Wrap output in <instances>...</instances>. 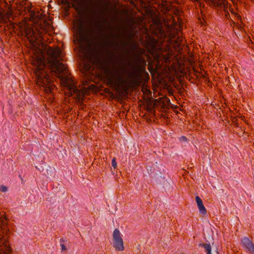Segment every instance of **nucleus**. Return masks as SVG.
I'll return each mask as SVG.
<instances>
[{
  "label": "nucleus",
  "mask_w": 254,
  "mask_h": 254,
  "mask_svg": "<svg viewBox=\"0 0 254 254\" xmlns=\"http://www.w3.org/2000/svg\"><path fill=\"white\" fill-rule=\"evenodd\" d=\"M24 33L28 39L32 53L31 63L36 84L47 94H53L55 85L49 70L57 76L61 83L67 88L68 94L74 98L81 99L83 91L77 88L69 75L66 66L62 62L63 54L58 47L52 48L41 42L30 27H26Z\"/></svg>",
  "instance_id": "1"
},
{
  "label": "nucleus",
  "mask_w": 254,
  "mask_h": 254,
  "mask_svg": "<svg viewBox=\"0 0 254 254\" xmlns=\"http://www.w3.org/2000/svg\"><path fill=\"white\" fill-rule=\"evenodd\" d=\"M74 35L78 45L81 48L84 43L87 41L86 31L82 19L74 21L73 23Z\"/></svg>",
  "instance_id": "2"
},
{
  "label": "nucleus",
  "mask_w": 254,
  "mask_h": 254,
  "mask_svg": "<svg viewBox=\"0 0 254 254\" xmlns=\"http://www.w3.org/2000/svg\"><path fill=\"white\" fill-rule=\"evenodd\" d=\"M110 81L116 86H121L128 82V79L124 76V73L120 69L115 68L109 73Z\"/></svg>",
  "instance_id": "3"
},
{
  "label": "nucleus",
  "mask_w": 254,
  "mask_h": 254,
  "mask_svg": "<svg viewBox=\"0 0 254 254\" xmlns=\"http://www.w3.org/2000/svg\"><path fill=\"white\" fill-rule=\"evenodd\" d=\"M113 245L116 250L123 251L124 250V243L120 231L116 229L113 234Z\"/></svg>",
  "instance_id": "4"
},
{
  "label": "nucleus",
  "mask_w": 254,
  "mask_h": 254,
  "mask_svg": "<svg viewBox=\"0 0 254 254\" xmlns=\"http://www.w3.org/2000/svg\"><path fill=\"white\" fill-rule=\"evenodd\" d=\"M11 249L7 242L6 238H0V254H10Z\"/></svg>",
  "instance_id": "5"
},
{
  "label": "nucleus",
  "mask_w": 254,
  "mask_h": 254,
  "mask_svg": "<svg viewBox=\"0 0 254 254\" xmlns=\"http://www.w3.org/2000/svg\"><path fill=\"white\" fill-rule=\"evenodd\" d=\"M244 247L252 254H254V245L247 238H244L242 241Z\"/></svg>",
  "instance_id": "6"
},
{
  "label": "nucleus",
  "mask_w": 254,
  "mask_h": 254,
  "mask_svg": "<svg viewBox=\"0 0 254 254\" xmlns=\"http://www.w3.org/2000/svg\"><path fill=\"white\" fill-rule=\"evenodd\" d=\"M195 200L200 213L203 215L205 214L206 210L200 198L197 196L195 197Z\"/></svg>",
  "instance_id": "7"
},
{
  "label": "nucleus",
  "mask_w": 254,
  "mask_h": 254,
  "mask_svg": "<svg viewBox=\"0 0 254 254\" xmlns=\"http://www.w3.org/2000/svg\"><path fill=\"white\" fill-rule=\"evenodd\" d=\"M6 219L2 215H0V228L2 230L3 228L2 226L6 224Z\"/></svg>",
  "instance_id": "8"
},
{
  "label": "nucleus",
  "mask_w": 254,
  "mask_h": 254,
  "mask_svg": "<svg viewBox=\"0 0 254 254\" xmlns=\"http://www.w3.org/2000/svg\"><path fill=\"white\" fill-rule=\"evenodd\" d=\"M204 247L207 254H211V247L210 244H204L202 245Z\"/></svg>",
  "instance_id": "9"
},
{
  "label": "nucleus",
  "mask_w": 254,
  "mask_h": 254,
  "mask_svg": "<svg viewBox=\"0 0 254 254\" xmlns=\"http://www.w3.org/2000/svg\"><path fill=\"white\" fill-rule=\"evenodd\" d=\"M112 165L114 168H116L117 164L115 158L113 159L112 161Z\"/></svg>",
  "instance_id": "10"
},
{
  "label": "nucleus",
  "mask_w": 254,
  "mask_h": 254,
  "mask_svg": "<svg viewBox=\"0 0 254 254\" xmlns=\"http://www.w3.org/2000/svg\"><path fill=\"white\" fill-rule=\"evenodd\" d=\"M0 190L2 192H6L7 190V188L5 186H2L0 188Z\"/></svg>",
  "instance_id": "11"
},
{
  "label": "nucleus",
  "mask_w": 254,
  "mask_h": 254,
  "mask_svg": "<svg viewBox=\"0 0 254 254\" xmlns=\"http://www.w3.org/2000/svg\"><path fill=\"white\" fill-rule=\"evenodd\" d=\"M0 19H1V20H4V15L0 11Z\"/></svg>",
  "instance_id": "12"
},
{
  "label": "nucleus",
  "mask_w": 254,
  "mask_h": 254,
  "mask_svg": "<svg viewBox=\"0 0 254 254\" xmlns=\"http://www.w3.org/2000/svg\"><path fill=\"white\" fill-rule=\"evenodd\" d=\"M61 246L62 247V249L63 251H64L66 249L65 247L63 244H61Z\"/></svg>",
  "instance_id": "13"
},
{
  "label": "nucleus",
  "mask_w": 254,
  "mask_h": 254,
  "mask_svg": "<svg viewBox=\"0 0 254 254\" xmlns=\"http://www.w3.org/2000/svg\"><path fill=\"white\" fill-rule=\"evenodd\" d=\"M181 140H183V141H186V138L185 137V136H182L181 138Z\"/></svg>",
  "instance_id": "14"
},
{
  "label": "nucleus",
  "mask_w": 254,
  "mask_h": 254,
  "mask_svg": "<svg viewBox=\"0 0 254 254\" xmlns=\"http://www.w3.org/2000/svg\"><path fill=\"white\" fill-rule=\"evenodd\" d=\"M131 76V73H129L128 74V76H129V77H130V76Z\"/></svg>",
  "instance_id": "15"
}]
</instances>
